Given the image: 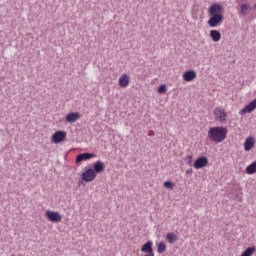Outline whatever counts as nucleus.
Returning a JSON list of instances; mask_svg holds the SVG:
<instances>
[{
    "label": "nucleus",
    "mask_w": 256,
    "mask_h": 256,
    "mask_svg": "<svg viewBox=\"0 0 256 256\" xmlns=\"http://www.w3.org/2000/svg\"><path fill=\"white\" fill-rule=\"evenodd\" d=\"M255 147V137L250 136L244 142V151H251Z\"/></svg>",
    "instance_id": "13"
},
{
    "label": "nucleus",
    "mask_w": 256,
    "mask_h": 256,
    "mask_svg": "<svg viewBox=\"0 0 256 256\" xmlns=\"http://www.w3.org/2000/svg\"><path fill=\"white\" fill-rule=\"evenodd\" d=\"M208 163H209V159L205 156H201L195 160L194 167L196 169H203V167H207Z\"/></svg>",
    "instance_id": "6"
},
{
    "label": "nucleus",
    "mask_w": 256,
    "mask_h": 256,
    "mask_svg": "<svg viewBox=\"0 0 256 256\" xmlns=\"http://www.w3.org/2000/svg\"><path fill=\"white\" fill-rule=\"evenodd\" d=\"M46 215L49 221H52V223H59V221H61V215H59L58 212L47 211Z\"/></svg>",
    "instance_id": "14"
},
{
    "label": "nucleus",
    "mask_w": 256,
    "mask_h": 256,
    "mask_svg": "<svg viewBox=\"0 0 256 256\" xmlns=\"http://www.w3.org/2000/svg\"><path fill=\"white\" fill-rule=\"evenodd\" d=\"M164 187H166V189H173V187H175V184L172 181H166L164 182Z\"/></svg>",
    "instance_id": "24"
},
{
    "label": "nucleus",
    "mask_w": 256,
    "mask_h": 256,
    "mask_svg": "<svg viewBox=\"0 0 256 256\" xmlns=\"http://www.w3.org/2000/svg\"><path fill=\"white\" fill-rule=\"evenodd\" d=\"M141 251L142 253H147L144 256H155V253H153V242L148 241L145 244H143Z\"/></svg>",
    "instance_id": "7"
},
{
    "label": "nucleus",
    "mask_w": 256,
    "mask_h": 256,
    "mask_svg": "<svg viewBox=\"0 0 256 256\" xmlns=\"http://www.w3.org/2000/svg\"><path fill=\"white\" fill-rule=\"evenodd\" d=\"M118 85L123 88L129 87V75H122L118 80Z\"/></svg>",
    "instance_id": "17"
},
{
    "label": "nucleus",
    "mask_w": 256,
    "mask_h": 256,
    "mask_svg": "<svg viewBox=\"0 0 256 256\" xmlns=\"http://www.w3.org/2000/svg\"><path fill=\"white\" fill-rule=\"evenodd\" d=\"M67 137V133L65 131H57L52 136L53 143H62V141H65V138Z\"/></svg>",
    "instance_id": "9"
},
{
    "label": "nucleus",
    "mask_w": 256,
    "mask_h": 256,
    "mask_svg": "<svg viewBox=\"0 0 256 256\" xmlns=\"http://www.w3.org/2000/svg\"><path fill=\"white\" fill-rule=\"evenodd\" d=\"M92 171H94L95 175L103 173L105 171V163L101 160L96 161L93 165Z\"/></svg>",
    "instance_id": "11"
},
{
    "label": "nucleus",
    "mask_w": 256,
    "mask_h": 256,
    "mask_svg": "<svg viewBox=\"0 0 256 256\" xmlns=\"http://www.w3.org/2000/svg\"><path fill=\"white\" fill-rule=\"evenodd\" d=\"M81 177L82 180L85 181V183H91V181H93L95 177H97V174H95V171H93L92 168H88L82 173Z\"/></svg>",
    "instance_id": "3"
},
{
    "label": "nucleus",
    "mask_w": 256,
    "mask_h": 256,
    "mask_svg": "<svg viewBox=\"0 0 256 256\" xmlns=\"http://www.w3.org/2000/svg\"><path fill=\"white\" fill-rule=\"evenodd\" d=\"M196 78H197V72H195V70H189L183 74V80L187 82H191L193 81V79H196Z\"/></svg>",
    "instance_id": "15"
},
{
    "label": "nucleus",
    "mask_w": 256,
    "mask_h": 256,
    "mask_svg": "<svg viewBox=\"0 0 256 256\" xmlns=\"http://www.w3.org/2000/svg\"><path fill=\"white\" fill-rule=\"evenodd\" d=\"M186 175H193V168H188L186 170Z\"/></svg>",
    "instance_id": "26"
},
{
    "label": "nucleus",
    "mask_w": 256,
    "mask_h": 256,
    "mask_svg": "<svg viewBox=\"0 0 256 256\" xmlns=\"http://www.w3.org/2000/svg\"><path fill=\"white\" fill-rule=\"evenodd\" d=\"M79 117H81L79 112H70L66 115V121L67 123H75V121H78Z\"/></svg>",
    "instance_id": "16"
},
{
    "label": "nucleus",
    "mask_w": 256,
    "mask_h": 256,
    "mask_svg": "<svg viewBox=\"0 0 256 256\" xmlns=\"http://www.w3.org/2000/svg\"><path fill=\"white\" fill-rule=\"evenodd\" d=\"M93 157H97L94 153H81L76 157V163H81V161H89V159H93Z\"/></svg>",
    "instance_id": "10"
},
{
    "label": "nucleus",
    "mask_w": 256,
    "mask_h": 256,
    "mask_svg": "<svg viewBox=\"0 0 256 256\" xmlns=\"http://www.w3.org/2000/svg\"><path fill=\"white\" fill-rule=\"evenodd\" d=\"M249 10H251V4L242 3L238 7V15H240V17H247Z\"/></svg>",
    "instance_id": "5"
},
{
    "label": "nucleus",
    "mask_w": 256,
    "mask_h": 256,
    "mask_svg": "<svg viewBox=\"0 0 256 256\" xmlns=\"http://www.w3.org/2000/svg\"><path fill=\"white\" fill-rule=\"evenodd\" d=\"M255 251V246L248 247L246 250L243 251V253L240 256H251L253 255V253H255Z\"/></svg>",
    "instance_id": "21"
},
{
    "label": "nucleus",
    "mask_w": 256,
    "mask_h": 256,
    "mask_svg": "<svg viewBox=\"0 0 256 256\" xmlns=\"http://www.w3.org/2000/svg\"><path fill=\"white\" fill-rule=\"evenodd\" d=\"M148 135H153V134L151 132H149Z\"/></svg>",
    "instance_id": "27"
},
{
    "label": "nucleus",
    "mask_w": 256,
    "mask_h": 256,
    "mask_svg": "<svg viewBox=\"0 0 256 256\" xmlns=\"http://www.w3.org/2000/svg\"><path fill=\"white\" fill-rule=\"evenodd\" d=\"M256 108V99L248 103L242 110L239 111V115H245L246 113H253Z\"/></svg>",
    "instance_id": "8"
},
{
    "label": "nucleus",
    "mask_w": 256,
    "mask_h": 256,
    "mask_svg": "<svg viewBox=\"0 0 256 256\" xmlns=\"http://www.w3.org/2000/svg\"><path fill=\"white\" fill-rule=\"evenodd\" d=\"M222 23H223V15L210 16L208 20V25L209 27H212V28L219 27V25Z\"/></svg>",
    "instance_id": "4"
},
{
    "label": "nucleus",
    "mask_w": 256,
    "mask_h": 256,
    "mask_svg": "<svg viewBox=\"0 0 256 256\" xmlns=\"http://www.w3.org/2000/svg\"><path fill=\"white\" fill-rule=\"evenodd\" d=\"M166 240L168 241V243H170L171 245H173V243H175L177 241V234L175 233H168L166 235Z\"/></svg>",
    "instance_id": "20"
},
{
    "label": "nucleus",
    "mask_w": 256,
    "mask_h": 256,
    "mask_svg": "<svg viewBox=\"0 0 256 256\" xmlns=\"http://www.w3.org/2000/svg\"><path fill=\"white\" fill-rule=\"evenodd\" d=\"M246 173L248 175H255L256 173V161L246 167Z\"/></svg>",
    "instance_id": "19"
},
{
    "label": "nucleus",
    "mask_w": 256,
    "mask_h": 256,
    "mask_svg": "<svg viewBox=\"0 0 256 256\" xmlns=\"http://www.w3.org/2000/svg\"><path fill=\"white\" fill-rule=\"evenodd\" d=\"M214 117L219 123H227V113H225L224 109L216 107L214 109Z\"/></svg>",
    "instance_id": "2"
},
{
    "label": "nucleus",
    "mask_w": 256,
    "mask_h": 256,
    "mask_svg": "<svg viewBox=\"0 0 256 256\" xmlns=\"http://www.w3.org/2000/svg\"><path fill=\"white\" fill-rule=\"evenodd\" d=\"M208 139L214 143H223L227 139V128L223 126L210 127Z\"/></svg>",
    "instance_id": "1"
},
{
    "label": "nucleus",
    "mask_w": 256,
    "mask_h": 256,
    "mask_svg": "<svg viewBox=\"0 0 256 256\" xmlns=\"http://www.w3.org/2000/svg\"><path fill=\"white\" fill-rule=\"evenodd\" d=\"M210 37L214 43H218V41H221V32L219 30H211Z\"/></svg>",
    "instance_id": "18"
},
{
    "label": "nucleus",
    "mask_w": 256,
    "mask_h": 256,
    "mask_svg": "<svg viewBox=\"0 0 256 256\" xmlns=\"http://www.w3.org/2000/svg\"><path fill=\"white\" fill-rule=\"evenodd\" d=\"M223 11V6L221 4H213L209 8L210 16L221 15L220 13Z\"/></svg>",
    "instance_id": "12"
},
{
    "label": "nucleus",
    "mask_w": 256,
    "mask_h": 256,
    "mask_svg": "<svg viewBox=\"0 0 256 256\" xmlns=\"http://www.w3.org/2000/svg\"><path fill=\"white\" fill-rule=\"evenodd\" d=\"M158 93H167V86L166 85H160L158 87Z\"/></svg>",
    "instance_id": "25"
},
{
    "label": "nucleus",
    "mask_w": 256,
    "mask_h": 256,
    "mask_svg": "<svg viewBox=\"0 0 256 256\" xmlns=\"http://www.w3.org/2000/svg\"><path fill=\"white\" fill-rule=\"evenodd\" d=\"M157 251L158 253H165L167 251V245L164 242H160Z\"/></svg>",
    "instance_id": "22"
},
{
    "label": "nucleus",
    "mask_w": 256,
    "mask_h": 256,
    "mask_svg": "<svg viewBox=\"0 0 256 256\" xmlns=\"http://www.w3.org/2000/svg\"><path fill=\"white\" fill-rule=\"evenodd\" d=\"M185 162L189 167H193V156L189 155L185 158Z\"/></svg>",
    "instance_id": "23"
}]
</instances>
